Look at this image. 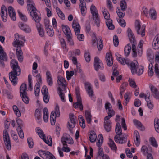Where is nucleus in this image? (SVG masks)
<instances>
[{"mask_svg":"<svg viewBox=\"0 0 159 159\" xmlns=\"http://www.w3.org/2000/svg\"><path fill=\"white\" fill-rule=\"evenodd\" d=\"M10 64L12 70L9 73V78L13 84L16 85L17 83V76L20 74L21 70L16 60H12L11 61Z\"/></svg>","mask_w":159,"mask_h":159,"instance_id":"1","label":"nucleus"},{"mask_svg":"<svg viewBox=\"0 0 159 159\" xmlns=\"http://www.w3.org/2000/svg\"><path fill=\"white\" fill-rule=\"evenodd\" d=\"M127 33L130 42L132 44V50L134 52V55L136 56V46L137 43L135 37L130 28H128L127 29Z\"/></svg>","mask_w":159,"mask_h":159,"instance_id":"2","label":"nucleus"},{"mask_svg":"<svg viewBox=\"0 0 159 159\" xmlns=\"http://www.w3.org/2000/svg\"><path fill=\"white\" fill-rule=\"evenodd\" d=\"M102 12L104 17L106 20V25L109 30H113L114 29V26L112 24V20L110 19V15L108 10L105 8H102Z\"/></svg>","mask_w":159,"mask_h":159,"instance_id":"3","label":"nucleus"},{"mask_svg":"<svg viewBox=\"0 0 159 159\" xmlns=\"http://www.w3.org/2000/svg\"><path fill=\"white\" fill-rule=\"evenodd\" d=\"M15 39L14 41L12 44L14 47H17V48L23 47L24 45V41H25V37L23 36H20L18 33H16L15 35Z\"/></svg>","mask_w":159,"mask_h":159,"instance_id":"4","label":"nucleus"},{"mask_svg":"<svg viewBox=\"0 0 159 159\" xmlns=\"http://www.w3.org/2000/svg\"><path fill=\"white\" fill-rule=\"evenodd\" d=\"M135 28L137 33L138 34H140L143 37L145 36V25H143L141 26L140 22L136 20L135 23Z\"/></svg>","mask_w":159,"mask_h":159,"instance_id":"5","label":"nucleus"},{"mask_svg":"<svg viewBox=\"0 0 159 159\" xmlns=\"http://www.w3.org/2000/svg\"><path fill=\"white\" fill-rule=\"evenodd\" d=\"M75 94L77 100V102L74 103V107L75 108L78 107L81 110L83 109V107L82 104L81 98L80 96V91L78 89H75Z\"/></svg>","mask_w":159,"mask_h":159,"instance_id":"6","label":"nucleus"},{"mask_svg":"<svg viewBox=\"0 0 159 159\" xmlns=\"http://www.w3.org/2000/svg\"><path fill=\"white\" fill-rule=\"evenodd\" d=\"M38 153L43 159H56L55 157L48 151L39 150Z\"/></svg>","mask_w":159,"mask_h":159,"instance_id":"7","label":"nucleus"},{"mask_svg":"<svg viewBox=\"0 0 159 159\" xmlns=\"http://www.w3.org/2000/svg\"><path fill=\"white\" fill-rule=\"evenodd\" d=\"M57 82L58 85V90H63L65 91L66 89V82L65 79L62 77L58 76L57 77Z\"/></svg>","mask_w":159,"mask_h":159,"instance_id":"8","label":"nucleus"},{"mask_svg":"<svg viewBox=\"0 0 159 159\" xmlns=\"http://www.w3.org/2000/svg\"><path fill=\"white\" fill-rule=\"evenodd\" d=\"M3 136L6 148L8 150H10L11 149L10 140L8 132L6 130L3 131Z\"/></svg>","mask_w":159,"mask_h":159,"instance_id":"9","label":"nucleus"},{"mask_svg":"<svg viewBox=\"0 0 159 159\" xmlns=\"http://www.w3.org/2000/svg\"><path fill=\"white\" fill-rule=\"evenodd\" d=\"M7 57L6 53L4 51L2 47L0 45V66L2 67L4 66V62L7 61Z\"/></svg>","mask_w":159,"mask_h":159,"instance_id":"10","label":"nucleus"},{"mask_svg":"<svg viewBox=\"0 0 159 159\" xmlns=\"http://www.w3.org/2000/svg\"><path fill=\"white\" fill-rule=\"evenodd\" d=\"M61 141L63 145L67 146V143L69 144H72L74 141L72 138L69 135L64 134L61 139Z\"/></svg>","mask_w":159,"mask_h":159,"instance_id":"11","label":"nucleus"},{"mask_svg":"<svg viewBox=\"0 0 159 159\" xmlns=\"http://www.w3.org/2000/svg\"><path fill=\"white\" fill-rule=\"evenodd\" d=\"M94 66L95 70L98 71L99 70H102L104 69L103 64L99 58L95 57L94 60Z\"/></svg>","mask_w":159,"mask_h":159,"instance_id":"12","label":"nucleus"},{"mask_svg":"<svg viewBox=\"0 0 159 159\" xmlns=\"http://www.w3.org/2000/svg\"><path fill=\"white\" fill-rule=\"evenodd\" d=\"M149 88L152 93V95L156 99H159V92L158 89L152 84L149 85Z\"/></svg>","mask_w":159,"mask_h":159,"instance_id":"13","label":"nucleus"},{"mask_svg":"<svg viewBox=\"0 0 159 159\" xmlns=\"http://www.w3.org/2000/svg\"><path fill=\"white\" fill-rule=\"evenodd\" d=\"M85 86L86 91L89 96L92 99V98H94V92L92 89L90 83L88 82H86L85 83Z\"/></svg>","mask_w":159,"mask_h":159,"instance_id":"14","label":"nucleus"},{"mask_svg":"<svg viewBox=\"0 0 159 159\" xmlns=\"http://www.w3.org/2000/svg\"><path fill=\"white\" fill-rule=\"evenodd\" d=\"M1 16L2 21H7V12L6 7L4 5L2 6L1 10Z\"/></svg>","mask_w":159,"mask_h":159,"instance_id":"15","label":"nucleus"},{"mask_svg":"<svg viewBox=\"0 0 159 159\" xmlns=\"http://www.w3.org/2000/svg\"><path fill=\"white\" fill-rule=\"evenodd\" d=\"M69 119L70 121L68 123V126L69 128L72 129L75 125V120H76V117L73 114H70L69 115Z\"/></svg>","mask_w":159,"mask_h":159,"instance_id":"16","label":"nucleus"},{"mask_svg":"<svg viewBox=\"0 0 159 159\" xmlns=\"http://www.w3.org/2000/svg\"><path fill=\"white\" fill-rule=\"evenodd\" d=\"M72 27L75 34H79L80 33V26L79 23L76 20H73L72 23Z\"/></svg>","mask_w":159,"mask_h":159,"instance_id":"17","label":"nucleus"},{"mask_svg":"<svg viewBox=\"0 0 159 159\" xmlns=\"http://www.w3.org/2000/svg\"><path fill=\"white\" fill-rule=\"evenodd\" d=\"M19 27L25 32L29 33L31 32V29L30 27L26 24H24L22 22H19L18 24Z\"/></svg>","mask_w":159,"mask_h":159,"instance_id":"18","label":"nucleus"},{"mask_svg":"<svg viewBox=\"0 0 159 159\" xmlns=\"http://www.w3.org/2000/svg\"><path fill=\"white\" fill-rule=\"evenodd\" d=\"M8 14L11 19L13 21L16 20V15L14 8L11 6H9L8 8Z\"/></svg>","mask_w":159,"mask_h":159,"instance_id":"19","label":"nucleus"},{"mask_svg":"<svg viewBox=\"0 0 159 159\" xmlns=\"http://www.w3.org/2000/svg\"><path fill=\"white\" fill-rule=\"evenodd\" d=\"M32 17V19L36 23V24L40 23L41 20V16L40 15L38 14V11L32 12L30 14Z\"/></svg>","mask_w":159,"mask_h":159,"instance_id":"20","label":"nucleus"},{"mask_svg":"<svg viewBox=\"0 0 159 159\" xmlns=\"http://www.w3.org/2000/svg\"><path fill=\"white\" fill-rule=\"evenodd\" d=\"M143 43V40H140L139 43L137 47V48H136V55L134 56V52H133V56L134 57L137 56V54L139 56H141L142 53V46Z\"/></svg>","mask_w":159,"mask_h":159,"instance_id":"21","label":"nucleus"},{"mask_svg":"<svg viewBox=\"0 0 159 159\" xmlns=\"http://www.w3.org/2000/svg\"><path fill=\"white\" fill-rule=\"evenodd\" d=\"M117 54L118 55H119L118 54L116 53V58L121 64L125 65L126 64L128 66L129 65L130 62V61L129 59L127 58L125 59V58L122 57L120 56L118 57L117 56Z\"/></svg>","mask_w":159,"mask_h":159,"instance_id":"22","label":"nucleus"},{"mask_svg":"<svg viewBox=\"0 0 159 159\" xmlns=\"http://www.w3.org/2000/svg\"><path fill=\"white\" fill-rule=\"evenodd\" d=\"M80 8L81 13L83 16H84L86 13V3L84 0H80Z\"/></svg>","mask_w":159,"mask_h":159,"instance_id":"23","label":"nucleus"},{"mask_svg":"<svg viewBox=\"0 0 159 159\" xmlns=\"http://www.w3.org/2000/svg\"><path fill=\"white\" fill-rule=\"evenodd\" d=\"M46 75V80L48 85L50 86H52L53 84V80L50 71L48 70L47 71Z\"/></svg>","mask_w":159,"mask_h":159,"instance_id":"24","label":"nucleus"},{"mask_svg":"<svg viewBox=\"0 0 159 159\" xmlns=\"http://www.w3.org/2000/svg\"><path fill=\"white\" fill-rule=\"evenodd\" d=\"M61 26L62 30L66 37L72 35L70 29L67 25H62Z\"/></svg>","mask_w":159,"mask_h":159,"instance_id":"25","label":"nucleus"},{"mask_svg":"<svg viewBox=\"0 0 159 159\" xmlns=\"http://www.w3.org/2000/svg\"><path fill=\"white\" fill-rule=\"evenodd\" d=\"M106 59L107 65L109 66H111L113 64V61L112 55L111 53H106Z\"/></svg>","mask_w":159,"mask_h":159,"instance_id":"26","label":"nucleus"},{"mask_svg":"<svg viewBox=\"0 0 159 159\" xmlns=\"http://www.w3.org/2000/svg\"><path fill=\"white\" fill-rule=\"evenodd\" d=\"M60 115L59 108L58 105L57 104L55 110V112H52L50 116V118L56 119L57 117H59Z\"/></svg>","mask_w":159,"mask_h":159,"instance_id":"27","label":"nucleus"},{"mask_svg":"<svg viewBox=\"0 0 159 159\" xmlns=\"http://www.w3.org/2000/svg\"><path fill=\"white\" fill-rule=\"evenodd\" d=\"M134 140L136 145L138 146L140 144V140L139 134L137 131L134 132Z\"/></svg>","mask_w":159,"mask_h":159,"instance_id":"28","label":"nucleus"},{"mask_svg":"<svg viewBox=\"0 0 159 159\" xmlns=\"http://www.w3.org/2000/svg\"><path fill=\"white\" fill-rule=\"evenodd\" d=\"M152 46L153 48L155 50H157L159 48V34L156 35L154 39Z\"/></svg>","mask_w":159,"mask_h":159,"instance_id":"29","label":"nucleus"},{"mask_svg":"<svg viewBox=\"0 0 159 159\" xmlns=\"http://www.w3.org/2000/svg\"><path fill=\"white\" fill-rule=\"evenodd\" d=\"M114 140L116 142L122 144L126 143L127 142V138L125 137H118L116 135L114 137Z\"/></svg>","mask_w":159,"mask_h":159,"instance_id":"30","label":"nucleus"},{"mask_svg":"<svg viewBox=\"0 0 159 159\" xmlns=\"http://www.w3.org/2000/svg\"><path fill=\"white\" fill-rule=\"evenodd\" d=\"M36 26L40 36L42 37H43L44 36V32L41 24L40 23L36 24Z\"/></svg>","mask_w":159,"mask_h":159,"instance_id":"31","label":"nucleus"},{"mask_svg":"<svg viewBox=\"0 0 159 159\" xmlns=\"http://www.w3.org/2000/svg\"><path fill=\"white\" fill-rule=\"evenodd\" d=\"M27 84L26 83H23L21 85L20 87V95L27 94V93L26 91L27 89Z\"/></svg>","mask_w":159,"mask_h":159,"instance_id":"32","label":"nucleus"},{"mask_svg":"<svg viewBox=\"0 0 159 159\" xmlns=\"http://www.w3.org/2000/svg\"><path fill=\"white\" fill-rule=\"evenodd\" d=\"M141 151L144 155H146L147 154H149V152H152V148L151 147L148 148L146 146L143 145L141 148Z\"/></svg>","mask_w":159,"mask_h":159,"instance_id":"33","label":"nucleus"},{"mask_svg":"<svg viewBox=\"0 0 159 159\" xmlns=\"http://www.w3.org/2000/svg\"><path fill=\"white\" fill-rule=\"evenodd\" d=\"M104 126L105 129L107 132H110L111 128V121H104Z\"/></svg>","mask_w":159,"mask_h":159,"instance_id":"34","label":"nucleus"},{"mask_svg":"<svg viewBox=\"0 0 159 159\" xmlns=\"http://www.w3.org/2000/svg\"><path fill=\"white\" fill-rule=\"evenodd\" d=\"M133 122L136 126L141 131H144L145 130V127L142 125V123L138 120L134 119L133 120Z\"/></svg>","mask_w":159,"mask_h":159,"instance_id":"35","label":"nucleus"},{"mask_svg":"<svg viewBox=\"0 0 159 159\" xmlns=\"http://www.w3.org/2000/svg\"><path fill=\"white\" fill-rule=\"evenodd\" d=\"M85 116L87 122L88 123H90L92 120V115L91 114L90 112L89 111L86 110L85 111Z\"/></svg>","mask_w":159,"mask_h":159,"instance_id":"36","label":"nucleus"},{"mask_svg":"<svg viewBox=\"0 0 159 159\" xmlns=\"http://www.w3.org/2000/svg\"><path fill=\"white\" fill-rule=\"evenodd\" d=\"M90 11L93 17L98 15V10L95 6L93 4H92L90 8Z\"/></svg>","mask_w":159,"mask_h":159,"instance_id":"37","label":"nucleus"},{"mask_svg":"<svg viewBox=\"0 0 159 159\" xmlns=\"http://www.w3.org/2000/svg\"><path fill=\"white\" fill-rule=\"evenodd\" d=\"M130 66V69L132 74H134L135 73L136 69L138 66V63L136 62H133L129 63V65Z\"/></svg>","mask_w":159,"mask_h":159,"instance_id":"38","label":"nucleus"},{"mask_svg":"<svg viewBox=\"0 0 159 159\" xmlns=\"http://www.w3.org/2000/svg\"><path fill=\"white\" fill-rule=\"evenodd\" d=\"M89 137L90 141L91 143H93L95 142L97 139V135L94 132L91 131L89 134Z\"/></svg>","mask_w":159,"mask_h":159,"instance_id":"39","label":"nucleus"},{"mask_svg":"<svg viewBox=\"0 0 159 159\" xmlns=\"http://www.w3.org/2000/svg\"><path fill=\"white\" fill-rule=\"evenodd\" d=\"M27 10L30 12V14L32 12L37 11L34 5L31 3L27 4Z\"/></svg>","mask_w":159,"mask_h":159,"instance_id":"40","label":"nucleus"},{"mask_svg":"<svg viewBox=\"0 0 159 159\" xmlns=\"http://www.w3.org/2000/svg\"><path fill=\"white\" fill-rule=\"evenodd\" d=\"M115 131L118 135L120 136L122 134V129L119 122H117L116 124L115 127Z\"/></svg>","mask_w":159,"mask_h":159,"instance_id":"41","label":"nucleus"},{"mask_svg":"<svg viewBox=\"0 0 159 159\" xmlns=\"http://www.w3.org/2000/svg\"><path fill=\"white\" fill-rule=\"evenodd\" d=\"M135 70V73H136L138 75H140L143 72L144 68L141 66H139L137 67Z\"/></svg>","mask_w":159,"mask_h":159,"instance_id":"42","label":"nucleus"},{"mask_svg":"<svg viewBox=\"0 0 159 159\" xmlns=\"http://www.w3.org/2000/svg\"><path fill=\"white\" fill-rule=\"evenodd\" d=\"M43 118L44 121L46 122L48 121V112L47 108H44L43 110Z\"/></svg>","mask_w":159,"mask_h":159,"instance_id":"43","label":"nucleus"},{"mask_svg":"<svg viewBox=\"0 0 159 159\" xmlns=\"http://www.w3.org/2000/svg\"><path fill=\"white\" fill-rule=\"evenodd\" d=\"M35 130L37 133H38L39 137L42 139H43L45 137L44 132L41 128L39 127H37L36 128Z\"/></svg>","mask_w":159,"mask_h":159,"instance_id":"44","label":"nucleus"},{"mask_svg":"<svg viewBox=\"0 0 159 159\" xmlns=\"http://www.w3.org/2000/svg\"><path fill=\"white\" fill-rule=\"evenodd\" d=\"M108 144L111 150L115 151H116L117 147L114 142L111 139H109Z\"/></svg>","mask_w":159,"mask_h":159,"instance_id":"45","label":"nucleus"},{"mask_svg":"<svg viewBox=\"0 0 159 159\" xmlns=\"http://www.w3.org/2000/svg\"><path fill=\"white\" fill-rule=\"evenodd\" d=\"M59 92L58 94L61 99V101L63 102H65L66 100L65 99V96L64 93L66 92L65 90L63 91V90H58Z\"/></svg>","mask_w":159,"mask_h":159,"instance_id":"46","label":"nucleus"},{"mask_svg":"<svg viewBox=\"0 0 159 159\" xmlns=\"http://www.w3.org/2000/svg\"><path fill=\"white\" fill-rule=\"evenodd\" d=\"M43 139L48 146H52V141L51 136H47L46 138H45V137L44 139Z\"/></svg>","mask_w":159,"mask_h":159,"instance_id":"47","label":"nucleus"},{"mask_svg":"<svg viewBox=\"0 0 159 159\" xmlns=\"http://www.w3.org/2000/svg\"><path fill=\"white\" fill-rule=\"evenodd\" d=\"M131 48L130 43H128L126 46H125L124 51L125 55L126 56H127L129 55L130 52Z\"/></svg>","mask_w":159,"mask_h":159,"instance_id":"48","label":"nucleus"},{"mask_svg":"<svg viewBox=\"0 0 159 159\" xmlns=\"http://www.w3.org/2000/svg\"><path fill=\"white\" fill-rule=\"evenodd\" d=\"M128 82L129 83V85L131 87L134 89L137 88V85L136 84L134 79L129 78L128 80Z\"/></svg>","mask_w":159,"mask_h":159,"instance_id":"49","label":"nucleus"},{"mask_svg":"<svg viewBox=\"0 0 159 159\" xmlns=\"http://www.w3.org/2000/svg\"><path fill=\"white\" fill-rule=\"evenodd\" d=\"M56 11L59 17L63 20L65 19V16L63 13L58 7L56 8Z\"/></svg>","mask_w":159,"mask_h":159,"instance_id":"50","label":"nucleus"},{"mask_svg":"<svg viewBox=\"0 0 159 159\" xmlns=\"http://www.w3.org/2000/svg\"><path fill=\"white\" fill-rule=\"evenodd\" d=\"M120 4L121 10L125 11L127 7L126 2L124 0H122L120 2Z\"/></svg>","mask_w":159,"mask_h":159,"instance_id":"51","label":"nucleus"},{"mask_svg":"<svg viewBox=\"0 0 159 159\" xmlns=\"http://www.w3.org/2000/svg\"><path fill=\"white\" fill-rule=\"evenodd\" d=\"M147 55L149 60L152 59L154 58V53L152 51L151 49H148L147 50Z\"/></svg>","mask_w":159,"mask_h":159,"instance_id":"52","label":"nucleus"},{"mask_svg":"<svg viewBox=\"0 0 159 159\" xmlns=\"http://www.w3.org/2000/svg\"><path fill=\"white\" fill-rule=\"evenodd\" d=\"M79 121L81 127L83 128H84L85 127V121L82 116H79Z\"/></svg>","mask_w":159,"mask_h":159,"instance_id":"53","label":"nucleus"},{"mask_svg":"<svg viewBox=\"0 0 159 159\" xmlns=\"http://www.w3.org/2000/svg\"><path fill=\"white\" fill-rule=\"evenodd\" d=\"M16 129L19 137L21 139H23L24 137V134L21 127L20 126H17L16 128Z\"/></svg>","mask_w":159,"mask_h":159,"instance_id":"54","label":"nucleus"},{"mask_svg":"<svg viewBox=\"0 0 159 159\" xmlns=\"http://www.w3.org/2000/svg\"><path fill=\"white\" fill-rule=\"evenodd\" d=\"M40 91V86L39 83L38 82L36 83V85L35 86L34 88V93L35 95L36 96H38L39 95V92Z\"/></svg>","mask_w":159,"mask_h":159,"instance_id":"55","label":"nucleus"},{"mask_svg":"<svg viewBox=\"0 0 159 159\" xmlns=\"http://www.w3.org/2000/svg\"><path fill=\"white\" fill-rule=\"evenodd\" d=\"M61 47L66 52L68 51L67 48L66 42L64 39L60 38V39Z\"/></svg>","mask_w":159,"mask_h":159,"instance_id":"56","label":"nucleus"},{"mask_svg":"<svg viewBox=\"0 0 159 159\" xmlns=\"http://www.w3.org/2000/svg\"><path fill=\"white\" fill-rule=\"evenodd\" d=\"M17 12L21 19L24 21L26 22L27 20V18L26 16L24 15L20 10L17 11Z\"/></svg>","mask_w":159,"mask_h":159,"instance_id":"57","label":"nucleus"},{"mask_svg":"<svg viewBox=\"0 0 159 159\" xmlns=\"http://www.w3.org/2000/svg\"><path fill=\"white\" fill-rule=\"evenodd\" d=\"M13 109L16 114V116L19 117L21 116V113L18 108L17 107L16 105H14L13 107Z\"/></svg>","mask_w":159,"mask_h":159,"instance_id":"58","label":"nucleus"},{"mask_svg":"<svg viewBox=\"0 0 159 159\" xmlns=\"http://www.w3.org/2000/svg\"><path fill=\"white\" fill-rule=\"evenodd\" d=\"M154 127L156 131L159 133V119L158 118L154 120Z\"/></svg>","mask_w":159,"mask_h":159,"instance_id":"59","label":"nucleus"},{"mask_svg":"<svg viewBox=\"0 0 159 159\" xmlns=\"http://www.w3.org/2000/svg\"><path fill=\"white\" fill-rule=\"evenodd\" d=\"M116 11L119 18H122L124 16V11H122L119 8L116 10Z\"/></svg>","mask_w":159,"mask_h":159,"instance_id":"60","label":"nucleus"},{"mask_svg":"<svg viewBox=\"0 0 159 159\" xmlns=\"http://www.w3.org/2000/svg\"><path fill=\"white\" fill-rule=\"evenodd\" d=\"M130 93H129L127 92L124 96V98L126 101L123 104L125 106H126L127 103L129 101L130 98Z\"/></svg>","mask_w":159,"mask_h":159,"instance_id":"61","label":"nucleus"},{"mask_svg":"<svg viewBox=\"0 0 159 159\" xmlns=\"http://www.w3.org/2000/svg\"><path fill=\"white\" fill-rule=\"evenodd\" d=\"M153 65L152 63H150L149 64L148 69L149 70L148 71V75L149 76L152 77L153 75Z\"/></svg>","mask_w":159,"mask_h":159,"instance_id":"62","label":"nucleus"},{"mask_svg":"<svg viewBox=\"0 0 159 159\" xmlns=\"http://www.w3.org/2000/svg\"><path fill=\"white\" fill-rule=\"evenodd\" d=\"M45 29L47 34L49 36H53L54 32L51 26Z\"/></svg>","mask_w":159,"mask_h":159,"instance_id":"63","label":"nucleus"},{"mask_svg":"<svg viewBox=\"0 0 159 159\" xmlns=\"http://www.w3.org/2000/svg\"><path fill=\"white\" fill-rule=\"evenodd\" d=\"M149 13L151 19L153 20H155L156 15L155 10L152 8L150 9Z\"/></svg>","mask_w":159,"mask_h":159,"instance_id":"64","label":"nucleus"}]
</instances>
